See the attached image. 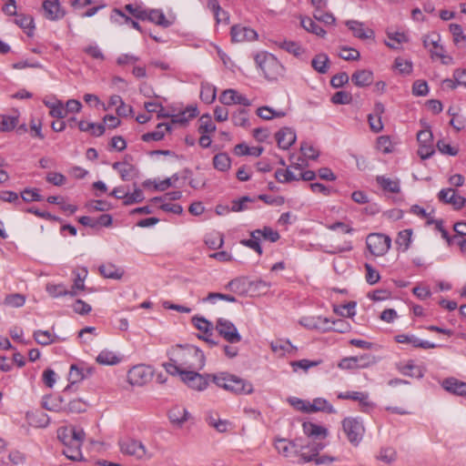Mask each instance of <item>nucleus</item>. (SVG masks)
<instances>
[{
  "label": "nucleus",
  "mask_w": 466,
  "mask_h": 466,
  "mask_svg": "<svg viewBox=\"0 0 466 466\" xmlns=\"http://www.w3.org/2000/svg\"><path fill=\"white\" fill-rule=\"evenodd\" d=\"M258 68H259L266 79L268 81H277L283 76L286 68L282 63L271 53L260 51L254 56Z\"/></svg>",
  "instance_id": "1"
},
{
  "label": "nucleus",
  "mask_w": 466,
  "mask_h": 466,
  "mask_svg": "<svg viewBox=\"0 0 466 466\" xmlns=\"http://www.w3.org/2000/svg\"><path fill=\"white\" fill-rule=\"evenodd\" d=\"M177 358L180 360V365L186 370H202L205 366L204 352L196 346L187 345L186 347L179 346Z\"/></svg>",
  "instance_id": "2"
},
{
  "label": "nucleus",
  "mask_w": 466,
  "mask_h": 466,
  "mask_svg": "<svg viewBox=\"0 0 466 466\" xmlns=\"http://www.w3.org/2000/svg\"><path fill=\"white\" fill-rule=\"evenodd\" d=\"M377 362L376 357L371 354H361L354 357H346L340 360L338 367L340 370H353L359 369H365Z\"/></svg>",
  "instance_id": "3"
},
{
  "label": "nucleus",
  "mask_w": 466,
  "mask_h": 466,
  "mask_svg": "<svg viewBox=\"0 0 466 466\" xmlns=\"http://www.w3.org/2000/svg\"><path fill=\"white\" fill-rule=\"evenodd\" d=\"M391 246V238L381 233H372L367 238V247L370 253L375 256H383Z\"/></svg>",
  "instance_id": "4"
},
{
  "label": "nucleus",
  "mask_w": 466,
  "mask_h": 466,
  "mask_svg": "<svg viewBox=\"0 0 466 466\" xmlns=\"http://www.w3.org/2000/svg\"><path fill=\"white\" fill-rule=\"evenodd\" d=\"M152 377V368L145 364L135 365L127 372V381L132 386H143L150 381Z\"/></svg>",
  "instance_id": "5"
},
{
  "label": "nucleus",
  "mask_w": 466,
  "mask_h": 466,
  "mask_svg": "<svg viewBox=\"0 0 466 466\" xmlns=\"http://www.w3.org/2000/svg\"><path fill=\"white\" fill-rule=\"evenodd\" d=\"M216 329L230 344H235L241 340V335L237 327L227 319L219 318L216 323Z\"/></svg>",
  "instance_id": "6"
},
{
  "label": "nucleus",
  "mask_w": 466,
  "mask_h": 466,
  "mask_svg": "<svg viewBox=\"0 0 466 466\" xmlns=\"http://www.w3.org/2000/svg\"><path fill=\"white\" fill-rule=\"evenodd\" d=\"M209 374H200L194 370L181 372V380L190 388L198 391L205 390L208 386Z\"/></svg>",
  "instance_id": "7"
},
{
  "label": "nucleus",
  "mask_w": 466,
  "mask_h": 466,
  "mask_svg": "<svg viewBox=\"0 0 466 466\" xmlns=\"http://www.w3.org/2000/svg\"><path fill=\"white\" fill-rule=\"evenodd\" d=\"M342 427L350 442L359 444L364 430L361 421L356 418H346L342 421Z\"/></svg>",
  "instance_id": "8"
},
{
  "label": "nucleus",
  "mask_w": 466,
  "mask_h": 466,
  "mask_svg": "<svg viewBox=\"0 0 466 466\" xmlns=\"http://www.w3.org/2000/svg\"><path fill=\"white\" fill-rule=\"evenodd\" d=\"M120 451L123 454L135 457L137 460H141L146 455V448L144 444L134 439H122L119 441Z\"/></svg>",
  "instance_id": "9"
},
{
  "label": "nucleus",
  "mask_w": 466,
  "mask_h": 466,
  "mask_svg": "<svg viewBox=\"0 0 466 466\" xmlns=\"http://www.w3.org/2000/svg\"><path fill=\"white\" fill-rule=\"evenodd\" d=\"M299 323L310 330H318L321 332L329 331V319L322 316H305L300 318Z\"/></svg>",
  "instance_id": "10"
},
{
  "label": "nucleus",
  "mask_w": 466,
  "mask_h": 466,
  "mask_svg": "<svg viewBox=\"0 0 466 466\" xmlns=\"http://www.w3.org/2000/svg\"><path fill=\"white\" fill-rule=\"evenodd\" d=\"M394 339L398 343L410 344L413 348H421L424 350H429L435 349L438 347L437 344L431 342L429 340L421 339L414 334H398L394 337Z\"/></svg>",
  "instance_id": "11"
},
{
  "label": "nucleus",
  "mask_w": 466,
  "mask_h": 466,
  "mask_svg": "<svg viewBox=\"0 0 466 466\" xmlns=\"http://www.w3.org/2000/svg\"><path fill=\"white\" fill-rule=\"evenodd\" d=\"M233 42L254 41L258 38V33L254 29L241 25H235L230 29Z\"/></svg>",
  "instance_id": "12"
},
{
  "label": "nucleus",
  "mask_w": 466,
  "mask_h": 466,
  "mask_svg": "<svg viewBox=\"0 0 466 466\" xmlns=\"http://www.w3.org/2000/svg\"><path fill=\"white\" fill-rule=\"evenodd\" d=\"M326 447V443L312 441L305 447H302L299 454V463H308L313 461L319 451Z\"/></svg>",
  "instance_id": "13"
},
{
  "label": "nucleus",
  "mask_w": 466,
  "mask_h": 466,
  "mask_svg": "<svg viewBox=\"0 0 466 466\" xmlns=\"http://www.w3.org/2000/svg\"><path fill=\"white\" fill-rule=\"evenodd\" d=\"M440 201L445 204H451L457 210L462 208L466 204V198L457 195L452 188H442L438 194Z\"/></svg>",
  "instance_id": "14"
},
{
  "label": "nucleus",
  "mask_w": 466,
  "mask_h": 466,
  "mask_svg": "<svg viewBox=\"0 0 466 466\" xmlns=\"http://www.w3.org/2000/svg\"><path fill=\"white\" fill-rule=\"evenodd\" d=\"M347 27L352 32L353 35L359 39L366 40L374 38L375 33L372 29L367 28L363 22L358 20H347Z\"/></svg>",
  "instance_id": "15"
},
{
  "label": "nucleus",
  "mask_w": 466,
  "mask_h": 466,
  "mask_svg": "<svg viewBox=\"0 0 466 466\" xmlns=\"http://www.w3.org/2000/svg\"><path fill=\"white\" fill-rule=\"evenodd\" d=\"M375 180L380 188L385 193L398 194L401 190L400 179L398 177L379 175L375 177Z\"/></svg>",
  "instance_id": "16"
},
{
  "label": "nucleus",
  "mask_w": 466,
  "mask_h": 466,
  "mask_svg": "<svg viewBox=\"0 0 466 466\" xmlns=\"http://www.w3.org/2000/svg\"><path fill=\"white\" fill-rule=\"evenodd\" d=\"M145 20L163 28L171 26L175 22L174 18L167 17L162 9H147Z\"/></svg>",
  "instance_id": "17"
},
{
  "label": "nucleus",
  "mask_w": 466,
  "mask_h": 466,
  "mask_svg": "<svg viewBox=\"0 0 466 466\" xmlns=\"http://www.w3.org/2000/svg\"><path fill=\"white\" fill-rule=\"evenodd\" d=\"M337 398L339 400H356L363 409H370L374 407V403L370 400L369 393L365 391L339 392L337 394Z\"/></svg>",
  "instance_id": "18"
},
{
  "label": "nucleus",
  "mask_w": 466,
  "mask_h": 466,
  "mask_svg": "<svg viewBox=\"0 0 466 466\" xmlns=\"http://www.w3.org/2000/svg\"><path fill=\"white\" fill-rule=\"evenodd\" d=\"M74 440L70 442L69 445L63 451V454L69 460L74 461H84L83 453L80 450V442L81 439L80 434L74 431Z\"/></svg>",
  "instance_id": "19"
},
{
  "label": "nucleus",
  "mask_w": 466,
  "mask_h": 466,
  "mask_svg": "<svg viewBox=\"0 0 466 466\" xmlns=\"http://www.w3.org/2000/svg\"><path fill=\"white\" fill-rule=\"evenodd\" d=\"M227 390L236 394H250L253 386L250 382L231 374Z\"/></svg>",
  "instance_id": "20"
},
{
  "label": "nucleus",
  "mask_w": 466,
  "mask_h": 466,
  "mask_svg": "<svg viewBox=\"0 0 466 466\" xmlns=\"http://www.w3.org/2000/svg\"><path fill=\"white\" fill-rule=\"evenodd\" d=\"M278 146L281 149H289L297 139L295 131L290 127H283L276 133Z\"/></svg>",
  "instance_id": "21"
},
{
  "label": "nucleus",
  "mask_w": 466,
  "mask_h": 466,
  "mask_svg": "<svg viewBox=\"0 0 466 466\" xmlns=\"http://www.w3.org/2000/svg\"><path fill=\"white\" fill-rule=\"evenodd\" d=\"M384 105L380 102L375 104L374 114L368 116V122L372 132L379 133L383 129L381 115L384 113Z\"/></svg>",
  "instance_id": "22"
},
{
  "label": "nucleus",
  "mask_w": 466,
  "mask_h": 466,
  "mask_svg": "<svg viewBox=\"0 0 466 466\" xmlns=\"http://www.w3.org/2000/svg\"><path fill=\"white\" fill-rule=\"evenodd\" d=\"M98 272L105 278L119 280L123 278L125 270L113 263H104L97 267Z\"/></svg>",
  "instance_id": "23"
},
{
  "label": "nucleus",
  "mask_w": 466,
  "mask_h": 466,
  "mask_svg": "<svg viewBox=\"0 0 466 466\" xmlns=\"http://www.w3.org/2000/svg\"><path fill=\"white\" fill-rule=\"evenodd\" d=\"M441 387L448 392L466 397V382L455 378H447L441 382Z\"/></svg>",
  "instance_id": "24"
},
{
  "label": "nucleus",
  "mask_w": 466,
  "mask_h": 466,
  "mask_svg": "<svg viewBox=\"0 0 466 466\" xmlns=\"http://www.w3.org/2000/svg\"><path fill=\"white\" fill-rule=\"evenodd\" d=\"M302 429L305 435L314 440L326 439L328 436V430L325 427L311 421L303 422Z\"/></svg>",
  "instance_id": "25"
},
{
  "label": "nucleus",
  "mask_w": 466,
  "mask_h": 466,
  "mask_svg": "<svg viewBox=\"0 0 466 466\" xmlns=\"http://www.w3.org/2000/svg\"><path fill=\"white\" fill-rule=\"evenodd\" d=\"M192 323L198 330L202 331L205 334V336L203 337L204 340L213 345L217 344L214 340L210 339L213 329V325L210 321H208L204 317L195 316L192 318Z\"/></svg>",
  "instance_id": "26"
},
{
  "label": "nucleus",
  "mask_w": 466,
  "mask_h": 466,
  "mask_svg": "<svg viewBox=\"0 0 466 466\" xmlns=\"http://www.w3.org/2000/svg\"><path fill=\"white\" fill-rule=\"evenodd\" d=\"M85 378L83 370H80L76 364H72L68 374L69 384L65 388V392H75L77 390V384Z\"/></svg>",
  "instance_id": "27"
},
{
  "label": "nucleus",
  "mask_w": 466,
  "mask_h": 466,
  "mask_svg": "<svg viewBox=\"0 0 466 466\" xmlns=\"http://www.w3.org/2000/svg\"><path fill=\"white\" fill-rule=\"evenodd\" d=\"M190 418L188 410L182 407H174L168 411V419L176 427L181 428L183 424Z\"/></svg>",
  "instance_id": "28"
},
{
  "label": "nucleus",
  "mask_w": 466,
  "mask_h": 466,
  "mask_svg": "<svg viewBox=\"0 0 466 466\" xmlns=\"http://www.w3.org/2000/svg\"><path fill=\"white\" fill-rule=\"evenodd\" d=\"M270 349L274 353L279 356H285L286 354L297 351V347H295L289 339H283L271 341Z\"/></svg>",
  "instance_id": "29"
},
{
  "label": "nucleus",
  "mask_w": 466,
  "mask_h": 466,
  "mask_svg": "<svg viewBox=\"0 0 466 466\" xmlns=\"http://www.w3.org/2000/svg\"><path fill=\"white\" fill-rule=\"evenodd\" d=\"M274 43L279 48L285 50L296 57L301 56L305 52L302 46L296 41L283 39L277 40Z\"/></svg>",
  "instance_id": "30"
},
{
  "label": "nucleus",
  "mask_w": 466,
  "mask_h": 466,
  "mask_svg": "<svg viewBox=\"0 0 466 466\" xmlns=\"http://www.w3.org/2000/svg\"><path fill=\"white\" fill-rule=\"evenodd\" d=\"M43 9L47 19L56 20L63 16L58 0H44Z\"/></svg>",
  "instance_id": "31"
},
{
  "label": "nucleus",
  "mask_w": 466,
  "mask_h": 466,
  "mask_svg": "<svg viewBox=\"0 0 466 466\" xmlns=\"http://www.w3.org/2000/svg\"><path fill=\"white\" fill-rule=\"evenodd\" d=\"M249 235H250V238H248V239H241L239 241V243L242 246L247 247V248L254 250L259 256L262 255L263 249H262V247L260 245V241L262 239V237L260 235L259 229L252 230L249 233Z\"/></svg>",
  "instance_id": "32"
},
{
  "label": "nucleus",
  "mask_w": 466,
  "mask_h": 466,
  "mask_svg": "<svg viewBox=\"0 0 466 466\" xmlns=\"http://www.w3.org/2000/svg\"><path fill=\"white\" fill-rule=\"evenodd\" d=\"M198 113V112L197 106H188L185 108V110L177 114L171 115V123L186 125L189 119L196 117Z\"/></svg>",
  "instance_id": "33"
},
{
  "label": "nucleus",
  "mask_w": 466,
  "mask_h": 466,
  "mask_svg": "<svg viewBox=\"0 0 466 466\" xmlns=\"http://www.w3.org/2000/svg\"><path fill=\"white\" fill-rule=\"evenodd\" d=\"M25 419L35 428H45L49 424L48 416L41 411H27Z\"/></svg>",
  "instance_id": "34"
},
{
  "label": "nucleus",
  "mask_w": 466,
  "mask_h": 466,
  "mask_svg": "<svg viewBox=\"0 0 466 466\" xmlns=\"http://www.w3.org/2000/svg\"><path fill=\"white\" fill-rule=\"evenodd\" d=\"M351 81L359 87L368 86L373 81V73L367 69L358 70L352 74Z\"/></svg>",
  "instance_id": "35"
},
{
  "label": "nucleus",
  "mask_w": 466,
  "mask_h": 466,
  "mask_svg": "<svg viewBox=\"0 0 466 466\" xmlns=\"http://www.w3.org/2000/svg\"><path fill=\"white\" fill-rule=\"evenodd\" d=\"M398 370L404 376L421 379L424 376L422 369L415 365L413 360H410L406 364H399Z\"/></svg>",
  "instance_id": "36"
},
{
  "label": "nucleus",
  "mask_w": 466,
  "mask_h": 466,
  "mask_svg": "<svg viewBox=\"0 0 466 466\" xmlns=\"http://www.w3.org/2000/svg\"><path fill=\"white\" fill-rule=\"evenodd\" d=\"M309 413L316 412V411H324L329 414L335 413L336 410L326 399L324 398H316L309 402Z\"/></svg>",
  "instance_id": "37"
},
{
  "label": "nucleus",
  "mask_w": 466,
  "mask_h": 466,
  "mask_svg": "<svg viewBox=\"0 0 466 466\" xmlns=\"http://www.w3.org/2000/svg\"><path fill=\"white\" fill-rule=\"evenodd\" d=\"M387 37L388 41H385V45L392 49H400L402 43L409 41L406 34L400 31H388Z\"/></svg>",
  "instance_id": "38"
},
{
  "label": "nucleus",
  "mask_w": 466,
  "mask_h": 466,
  "mask_svg": "<svg viewBox=\"0 0 466 466\" xmlns=\"http://www.w3.org/2000/svg\"><path fill=\"white\" fill-rule=\"evenodd\" d=\"M87 277V270L83 268L81 272L74 271V283L69 290L70 296H76L85 290V280Z\"/></svg>",
  "instance_id": "39"
},
{
  "label": "nucleus",
  "mask_w": 466,
  "mask_h": 466,
  "mask_svg": "<svg viewBox=\"0 0 466 466\" xmlns=\"http://www.w3.org/2000/svg\"><path fill=\"white\" fill-rule=\"evenodd\" d=\"M110 20L112 23L115 24H131L132 27L138 30L139 32H143V28L140 26V25L132 20L130 17L126 15L121 10L119 9H114L112 11V14L110 15Z\"/></svg>",
  "instance_id": "40"
},
{
  "label": "nucleus",
  "mask_w": 466,
  "mask_h": 466,
  "mask_svg": "<svg viewBox=\"0 0 466 466\" xmlns=\"http://www.w3.org/2000/svg\"><path fill=\"white\" fill-rule=\"evenodd\" d=\"M113 168L118 171L125 181L130 180L136 173L135 167L127 162H116L113 165Z\"/></svg>",
  "instance_id": "41"
},
{
  "label": "nucleus",
  "mask_w": 466,
  "mask_h": 466,
  "mask_svg": "<svg viewBox=\"0 0 466 466\" xmlns=\"http://www.w3.org/2000/svg\"><path fill=\"white\" fill-rule=\"evenodd\" d=\"M42 406L50 411H61L64 410L63 399L61 397L46 396L43 398Z\"/></svg>",
  "instance_id": "42"
},
{
  "label": "nucleus",
  "mask_w": 466,
  "mask_h": 466,
  "mask_svg": "<svg viewBox=\"0 0 466 466\" xmlns=\"http://www.w3.org/2000/svg\"><path fill=\"white\" fill-rule=\"evenodd\" d=\"M263 152V147H248L245 143H240L235 146L234 153L237 156H253L259 157Z\"/></svg>",
  "instance_id": "43"
},
{
  "label": "nucleus",
  "mask_w": 466,
  "mask_h": 466,
  "mask_svg": "<svg viewBox=\"0 0 466 466\" xmlns=\"http://www.w3.org/2000/svg\"><path fill=\"white\" fill-rule=\"evenodd\" d=\"M276 450L281 455L291 458L293 453H298V450L296 448V444L294 442L287 441L285 439L279 440L276 442Z\"/></svg>",
  "instance_id": "44"
},
{
  "label": "nucleus",
  "mask_w": 466,
  "mask_h": 466,
  "mask_svg": "<svg viewBox=\"0 0 466 466\" xmlns=\"http://www.w3.org/2000/svg\"><path fill=\"white\" fill-rule=\"evenodd\" d=\"M217 96L216 86L209 83H202L200 89V99L206 104H211Z\"/></svg>",
  "instance_id": "45"
},
{
  "label": "nucleus",
  "mask_w": 466,
  "mask_h": 466,
  "mask_svg": "<svg viewBox=\"0 0 466 466\" xmlns=\"http://www.w3.org/2000/svg\"><path fill=\"white\" fill-rule=\"evenodd\" d=\"M329 56L324 53H320L313 57L311 66L318 73L325 74L329 69Z\"/></svg>",
  "instance_id": "46"
},
{
  "label": "nucleus",
  "mask_w": 466,
  "mask_h": 466,
  "mask_svg": "<svg viewBox=\"0 0 466 466\" xmlns=\"http://www.w3.org/2000/svg\"><path fill=\"white\" fill-rule=\"evenodd\" d=\"M411 237L412 230L410 228H406L399 232L395 242L402 252L409 249L411 243Z\"/></svg>",
  "instance_id": "47"
},
{
  "label": "nucleus",
  "mask_w": 466,
  "mask_h": 466,
  "mask_svg": "<svg viewBox=\"0 0 466 466\" xmlns=\"http://www.w3.org/2000/svg\"><path fill=\"white\" fill-rule=\"evenodd\" d=\"M113 221L112 216L109 214H99L97 216L89 215V228L96 227H109Z\"/></svg>",
  "instance_id": "48"
},
{
  "label": "nucleus",
  "mask_w": 466,
  "mask_h": 466,
  "mask_svg": "<svg viewBox=\"0 0 466 466\" xmlns=\"http://www.w3.org/2000/svg\"><path fill=\"white\" fill-rule=\"evenodd\" d=\"M300 23L302 27L308 32L321 37L326 35V31L310 17H302Z\"/></svg>",
  "instance_id": "49"
},
{
  "label": "nucleus",
  "mask_w": 466,
  "mask_h": 466,
  "mask_svg": "<svg viewBox=\"0 0 466 466\" xmlns=\"http://www.w3.org/2000/svg\"><path fill=\"white\" fill-rule=\"evenodd\" d=\"M214 167L219 171L225 172L231 166V159L227 153H218L213 157Z\"/></svg>",
  "instance_id": "50"
},
{
  "label": "nucleus",
  "mask_w": 466,
  "mask_h": 466,
  "mask_svg": "<svg viewBox=\"0 0 466 466\" xmlns=\"http://www.w3.org/2000/svg\"><path fill=\"white\" fill-rule=\"evenodd\" d=\"M96 361L101 365H116L120 358L113 351L104 350L97 355Z\"/></svg>",
  "instance_id": "51"
},
{
  "label": "nucleus",
  "mask_w": 466,
  "mask_h": 466,
  "mask_svg": "<svg viewBox=\"0 0 466 466\" xmlns=\"http://www.w3.org/2000/svg\"><path fill=\"white\" fill-rule=\"evenodd\" d=\"M231 120L236 127H248L249 126L248 110L245 108L238 109L232 114Z\"/></svg>",
  "instance_id": "52"
},
{
  "label": "nucleus",
  "mask_w": 466,
  "mask_h": 466,
  "mask_svg": "<svg viewBox=\"0 0 466 466\" xmlns=\"http://www.w3.org/2000/svg\"><path fill=\"white\" fill-rule=\"evenodd\" d=\"M247 279L244 277L236 278L230 280L227 285L226 289L238 294L247 292Z\"/></svg>",
  "instance_id": "53"
},
{
  "label": "nucleus",
  "mask_w": 466,
  "mask_h": 466,
  "mask_svg": "<svg viewBox=\"0 0 466 466\" xmlns=\"http://www.w3.org/2000/svg\"><path fill=\"white\" fill-rule=\"evenodd\" d=\"M145 196L142 189L139 187H136L133 192H127L126 193L124 198H123V204L126 206H129L135 203H140L144 200Z\"/></svg>",
  "instance_id": "54"
},
{
  "label": "nucleus",
  "mask_w": 466,
  "mask_h": 466,
  "mask_svg": "<svg viewBox=\"0 0 466 466\" xmlns=\"http://www.w3.org/2000/svg\"><path fill=\"white\" fill-rule=\"evenodd\" d=\"M257 115L265 120H270L274 117H282L285 116L283 111H276L273 108L264 106L257 109Z\"/></svg>",
  "instance_id": "55"
},
{
  "label": "nucleus",
  "mask_w": 466,
  "mask_h": 466,
  "mask_svg": "<svg viewBox=\"0 0 466 466\" xmlns=\"http://www.w3.org/2000/svg\"><path fill=\"white\" fill-rule=\"evenodd\" d=\"M275 177L279 183H289L299 180V177L290 170V167H288L287 169H277L275 172Z\"/></svg>",
  "instance_id": "56"
},
{
  "label": "nucleus",
  "mask_w": 466,
  "mask_h": 466,
  "mask_svg": "<svg viewBox=\"0 0 466 466\" xmlns=\"http://www.w3.org/2000/svg\"><path fill=\"white\" fill-rule=\"evenodd\" d=\"M35 340L42 345V346H47L55 342L56 336L51 334L47 330H35L33 335Z\"/></svg>",
  "instance_id": "57"
},
{
  "label": "nucleus",
  "mask_w": 466,
  "mask_h": 466,
  "mask_svg": "<svg viewBox=\"0 0 466 466\" xmlns=\"http://www.w3.org/2000/svg\"><path fill=\"white\" fill-rule=\"evenodd\" d=\"M320 363V360H309L307 359L293 360L290 362V366L294 372H297L299 370H303L304 371H308L310 368L316 367Z\"/></svg>",
  "instance_id": "58"
},
{
  "label": "nucleus",
  "mask_w": 466,
  "mask_h": 466,
  "mask_svg": "<svg viewBox=\"0 0 466 466\" xmlns=\"http://www.w3.org/2000/svg\"><path fill=\"white\" fill-rule=\"evenodd\" d=\"M376 459L385 463H391L397 459V452L391 447L381 448Z\"/></svg>",
  "instance_id": "59"
},
{
  "label": "nucleus",
  "mask_w": 466,
  "mask_h": 466,
  "mask_svg": "<svg viewBox=\"0 0 466 466\" xmlns=\"http://www.w3.org/2000/svg\"><path fill=\"white\" fill-rule=\"evenodd\" d=\"M18 123L16 116H0V131L8 132L13 130Z\"/></svg>",
  "instance_id": "60"
},
{
  "label": "nucleus",
  "mask_w": 466,
  "mask_h": 466,
  "mask_svg": "<svg viewBox=\"0 0 466 466\" xmlns=\"http://www.w3.org/2000/svg\"><path fill=\"white\" fill-rule=\"evenodd\" d=\"M329 331H335L338 333H347L350 330L351 325L345 319H337L331 320L329 319Z\"/></svg>",
  "instance_id": "61"
},
{
  "label": "nucleus",
  "mask_w": 466,
  "mask_h": 466,
  "mask_svg": "<svg viewBox=\"0 0 466 466\" xmlns=\"http://www.w3.org/2000/svg\"><path fill=\"white\" fill-rule=\"evenodd\" d=\"M218 299L228 302H237V299L234 296L217 292H210L206 298L202 299V302H209L211 304H215Z\"/></svg>",
  "instance_id": "62"
},
{
  "label": "nucleus",
  "mask_w": 466,
  "mask_h": 466,
  "mask_svg": "<svg viewBox=\"0 0 466 466\" xmlns=\"http://www.w3.org/2000/svg\"><path fill=\"white\" fill-rule=\"evenodd\" d=\"M200 133L209 134L216 130V126L214 125L210 115L206 114L201 116L199 118V128Z\"/></svg>",
  "instance_id": "63"
},
{
  "label": "nucleus",
  "mask_w": 466,
  "mask_h": 466,
  "mask_svg": "<svg viewBox=\"0 0 466 466\" xmlns=\"http://www.w3.org/2000/svg\"><path fill=\"white\" fill-rule=\"evenodd\" d=\"M163 367L165 368L166 371L169 373L170 375H179L181 377V372H186V369L180 365V360H175L173 359H170L169 362L164 363Z\"/></svg>",
  "instance_id": "64"
}]
</instances>
